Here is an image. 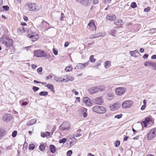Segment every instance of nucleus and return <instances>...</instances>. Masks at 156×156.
Instances as JSON below:
<instances>
[{
    "label": "nucleus",
    "instance_id": "c03bdc74",
    "mask_svg": "<svg viewBox=\"0 0 156 156\" xmlns=\"http://www.w3.org/2000/svg\"><path fill=\"white\" fill-rule=\"evenodd\" d=\"M72 153V151L71 150H69L67 152V156H71Z\"/></svg>",
    "mask_w": 156,
    "mask_h": 156
},
{
    "label": "nucleus",
    "instance_id": "864d4df0",
    "mask_svg": "<svg viewBox=\"0 0 156 156\" xmlns=\"http://www.w3.org/2000/svg\"><path fill=\"white\" fill-rule=\"evenodd\" d=\"M150 10V8L148 7L147 8H145L144 9V12H149Z\"/></svg>",
    "mask_w": 156,
    "mask_h": 156
},
{
    "label": "nucleus",
    "instance_id": "393cba45",
    "mask_svg": "<svg viewBox=\"0 0 156 156\" xmlns=\"http://www.w3.org/2000/svg\"><path fill=\"white\" fill-rule=\"evenodd\" d=\"M106 115L108 117H109L110 116H112V117H122V114H120L119 115H112L110 114H107Z\"/></svg>",
    "mask_w": 156,
    "mask_h": 156
},
{
    "label": "nucleus",
    "instance_id": "c9c22d12",
    "mask_svg": "<svg viewBox=\"0 0 156 156\" xmlns=\"http://www.w3.org/2000/svg\"><path fill=\"white\" fill-rule=\"evenodd\" d=\"M35 146L33 144H30L29 145V149L31 150H33Z\"/></svg>",
    "mask_w": 156,
    "mask_h": 156
},
{
    "label": "nucleus",
    "instance_id": "a878e982",
    "mask_svg": "<svg viewBox=\"0 0 156 156\" xmlns=\"http://www.w3.org/2000/svg\"><path fill=\"white\" fill-rule=\"evenodd\" d=\"M107 98L108 99L110 100L112 99L113 94L112 93L110 92L108 93H107Z\"/></svg>",
    "mask_w": 156,
    "mask_h": 156
},
{
    "label": "nucleus",
    "instance_id": "6ab92c4d",
    "mask_svg": "<svg viewBox=\"0 0 156 156\" xmlns=\"http://www.w3.org/2000/svg\"><path fill=\"white\" fill-rule=\"evenodd\" d=\"M116 17L115 15H112V16H107L106 17V19L108 20H116Z\"/></svg>",
    "mask_w": 156,
    "mask_h": 156
},
{
    "label": "nucleus",
    "instance_id": "ddd939ff",
    "mask_svg": "<svg viewBox=\"0 0 156 156\" xmlns=\"http://www.w3.org/2000/svg\"><path fill=\"white\" fill-rule=\"evenodd\" d=\"M83 101L87 105L89 106H91V103L90 101V99L88 97H86L83 98Z\"/></svg>",
    "mask_w": 156,
    "mask_h": 156
},
{
    "label": "nucleus",
    "instance_id": "cd10ccee",
    "mask_svg": "<svg viewBox=\"0 0 156 156\" xmlns=\"http://www.w3.org/2000/svg\"><path fill=\"white\" fill-rule=\"evenodd\" d=\"M67 76L68 77V80H66V81H65V82H68L69 81H71L73 80L74 78L72 76L69 75H67Z\"/></svg>",
    "mask_w": 156,
    "mask_h": 156
},
{
    "label": "nucleus",
    "instance_id": "2f4dec72",
    "mask_svg": "<svg viewBox=\"0 0 156 156\" xmlns=\"http://www.w3.org/2000/svg\"><path fill=\"white\" fill-rule=\"evenodd\" d=\"M29 38L31 39L33 41H34L37 40V38H36L34 35H31L29 37Z\"/></svg>",
    "mask_w": 156,
    "mask_h": 156
},
{
    "label": "nucleus",
    "instance_id": "a18cd8bd",
    "mask_svg": "<svg viewBox=\"0 0 156 156\" xmlns=\"http://www.w3.org/2000/svg\"><path fill=\"white\" fill-rule=\"evenodd\" d=\"M3 120L4 121L7 122H9L10 120V119L8 118H3Z\"/></svg>",
    "mask_w": 156,
    "mask_h": 156
},
{
    "label": "nucleus",
    "instance_id": "e433bc0d",
    "mask_svg": "<svg viewBox=\"0 0 156 156\" xmlns=\"http://www.w3.org/2000/svg\"><path fill=\"white\" fill-rule=\"evenodd\" d=\"M137 6V5L136 3L134 2H133L131 3V7L133 8H136Z\"/></svg>",
    "mask_w": 156,
    "mask_h": 156
},
{
    "label": "nucleus",
    "instance_id": "0eeeda50",
    "mask_svg": "<svg viewBox=\"0 0 156 156\" xmlns=\"http://www.w3.org/2000/svg\"><path fill=\"white\" fill-rule=\"evenodd\" d=\"M156 135V128L151 130L147 134V138L148 140H151Z\"/></svg>",
    "mask_w": 156,
    "mask_h": 156
},
{
    "label": "nucleus",
    "instance_id": "0e129e2a",
    "mask_svg": "<svg viewBox=\"0 0 156 156\" xmlns=\"http://www.w3.org/2000/svg\"><path fill=\"white\" fill-rule=\"evenodd\" d=\"M41 136L43 137H44L46 136V134L44 133L41 132Z\"/></svg>",
    "mask_w": 156,
    "mask_h": 156
},
{
    "label": "nucleus",
    "instance_id": "c756f323",
    "mask_svg": "<svg viewBox=\"0 0 156 156\" xmlns=\"http://www.w3.org/2000/svg\"><path fill=\"white\" fill-rule=\"evenodd\" d=\"M73 68L71 66H68L66 67L65 69V70L66 71L69 72L71 71L73 69Z\"/></svg>",
    "mask_w": 156,
    "mask_h": 156
},
{
    "label": "nucleus",
    "instance_id": "f3484780",
    "mask_svg": "<svg viewBox=\"0 0 156 156\" xmlns=\"http://www.w3.org/2000/svg\"><path fill=\"white\" fill-rule=\"evenodd\" d=\"M45 86L53 92L54 93L55 92L54 87L53 85L50 84H48L46 85Z\"/></svg>",
    "mask_w": 156,
    "mask_h": 156
},
{
    "label": "nucleus",
    "instance_id": "bf43d9fd",
    "mask_svg": "<svg viewBox=\"0 0 156 156\" xmlns=\"http://www.w3.org/2000/svg\"><path fill=\"white\" fill-rule=\"evenodd\" d=\"M31 66L32 68L33 69H35L37 67V66L34 64H32Z\"/></svg>",
    "mask_w": 156,
    "mask_h": 156
},
{
    "label": "nucleus",
    "instance_id": "f257e3e1",
    "mask_svg": "<svg viewBox=\"0 0 156 156\" xmlns=\"http://www.w3.org/2000/svg\"><path fill=\"white\" fill-rule=\"evenodd\" d=\"M105 87L104 86H100L96 87H93L88 89V92L90 94H93L98 92L105 90Z\"/></svg>",
    "mask_w": 156,
    "mask_h": 156
},
{
    "label": "nucleus",
    "instance_id": "aec40b11",
    "mask_svg": "<svg viewBox=\"0 0 156 156\" xmlns=\"http://www.w3.org/2000/svg\"><path fill=\"white\" fill-rule=\"evenodd\" d=\"M149 118H147L145 119L143 121V123L144 124V126L145 127H146L147 126V124L150 121Z\"/></svg>",
    "mask_w": 156,
    "mask_h": 156
},
{
    "label": "nucleus",
    "instance_id": "c85d7f7f",
    "mask_svg": "<svg viewBox=\"0 0 156 156\" xmlns=\"http://www.w3.org/2000/svg\"><path fill=\"white\" fill-rule=\"evenodd\" d=\"M48 94V92L47 91H43L39 93V95L40 96H45Z\"/></svg>",
    "mask_w": 156,
    "mask_h": 156
},
{
    "label": "nucleus",
    "instance_id": "39448f33",
    "mask_svg": "<svg viewBox=\"0 0 156 156\" xmlns=\"http://www.w3.org/2000/svg\"><path fill=\"white\" fill-rule=\"evenodd\" d=\"M59 129L61 131L69 130L70 129V123L68 122H64L60 125Z\"/></svg>",
    "mask_w": 156,
    "mask_h": 156
},
{
    "label": "nucleus",
    "instance_id": "7c9ffc66",
    "mask_svg": "<svg viewBox=\"0 0 156 156\" xmlns=\"http://www.w3.org/2000/svg\"><path fill=\"white\" fill-rule=\"evenodd\" d=\"M54 79L55 80L58 82H62V77H58L57 76H55Z\"/></svg>",
    "mask_w": 156,
    "mask_h": 156
},
{
    "label": "nucleus",
    "instance_id": "4be33fe9",
    "mask_svg": "<svg viewBox=\"0 0 156 156\" xmlns=\"http://www.w3.org/2000/svg\"><path fill=\"white\" fill-rule=\"evenodd\" d=\"M50 151L51 152L54 153L55 152V148L53 145H51L50 146Z\"/></svg>",
    "mask_w": 156,
    "mask_h": 156
},
{
    "label": "nucleus",
    "instance_id": "338daca9",
    "mask_svg": "<svg viewBox=\"0 0 156 156\" xmlns=\"http://www.w3.org/2000/svg\"><path fill=\"white\" fill-rule=\"evenodd\" d=\"M104 1L105 3H110L111 1V0H103Z\"/></svg>",
    "mask_w": 156,
    "mask_h": 156
},
{
    "label": "nucleus",
    "instance_id": "603ef678",
    "mask_svg": "<svg viewBox=\"0 0 156 156\" xmlns=\"http://www.w3.org/2000/svg\"><path fill=\"white\" fill-rule=\"evenodd\" d=\"M81 114L83 115V117H86L87 116V113L86 112H84V111L82 112Z\"/></svg>",
    "mask_w": 156,
    "mask_h": 156
},
{
    "label": "nucleus",
    "instance_id": "4468645a",
    "mask_svg": "<svg viewBox=\"0 0 156 156\" xmlns=\"http://www.w3.org/2000/svg\"><path fill=\"white\" fill-rule=\"evenodd\" d=\"M95 103L98 105H101L103 102V100L102 97H101L95 99Z\"/></svg>",
    "mask_w": 156,
    "mask_h": 156
},
{
    "label": "nucleus",
    "instance_id": "423d86ee",
    "mask_svg": "<svg viewBox=\"0 0 156 156\" xmlns=\"http://www.w3.org/2000/svg\"><path fill=\"white\" fill-rule=\"evenodd\" d=\"M126 90V88L124 87H119L116 88L115 91L117 95L121 96L125 93Z\"/></svg>",
    "mask_w": 156,
    "mask_h": 156
},
{
    "label": "nucleus",
    "instance_id": "680f3d73",
    "mask_svg": "<svg viewBox=\"0 0 156 156\" xmlns=\"http://www.w3.org/2000/svg\"><path fill=\"white\" fill-rule=\"evenodd\" d=\"M151 58L153 59H156V55H152L151 57Z\"/></svg>",
    "mask_w": 156,
    "mask_h": 156
},
{
    "label": "nucleus",
    "instance_id": "1a4fd4ad",
    "mask_svg": "<svg viewBox=\"0 0 156 156\" xmlns=\"http://www.w3.org/2000/svg\"><path fill=\"white\" fill-rule=\"evenodd\" d=\"M28 5L30 11H37L39 9L36 3H28Z\"/></svg>",
    "mask_w": 156,
    "mask_h": 156
},
{
    "label": "nucleus",
    "instance_id": "a19ab883",
    "mask_svg": "<svg viewBox=\"0 0 156 156\" xmlns=\"http://www.w3.org/2000/svg\"><path fill=\"white\" fill-rule=\"evenodd\" d=\"M66 140V139L65 138H63L62 139L60 140L59 141L60 143H64Z\"/></svg>",
    "mask_w": 156,
    "mask_h": 156
},
{
    "label": "nucleus",
    "instance_id": "4d7b16f0",
    "mask_svg": "<svg viewBox=\"0 0 156 156\" xmlns=\"http://www.w3.org/2000/svg\"><path fill=\"white\" fill-rule=\"evenodd\" d=\"M52 77V76L51 75H49L46 77V79L47 80H48L51 78Z\"/></svg>",
    "mask_w": 156,
    "mask_h": 156
},
{
    "label": "nucleus",
    "instance_id": "8fccbe9b",
    "mask_svg": "<svg viewBox=\"0 0 156 156\" xmlns=\"http://www.w3.org/2000/svg\"><path fill=\"white\" fill-rule=\"evenodd\" d=\"M42 68L41 67H40L39 68H38L37 70V72L38 73H41L42 71Z\"/></svg>",
    "mask_w": 156,
    "mask_h": 156
},
{
    "label": "nucleus",
    "instance_id": "7ed1b4c3",
    "mask_svg": "<svg viewBox=\"0 0 156 156\" xmlns=\"http://www.w3.org/2000/svg\"><path fill=\"white\" fill-rule=\"evenodd\" d=\"M34 55L37 57H45L47 58H50V56L49 54H47L45 51L40 50H35L34 51Z\"/></svg>",
    "mask_w": 156,
    "mask_h": 156
},
{
    "label": "nucleus",
    "instance_id": "2eb2a0df",
    "mask_svg": "<svg viewBox=\"0 0 156 156\" xmlns=\"http://www.w3.org/2000/svg\"><path fill=\"white\" fill-rule=\"evenodd\" d=\"M88 26L90 27H92L93 29H96V27L95 26L93 20H90L88 24Z\"/></svg>",
    "mask_w": 156,
    "mask_h": 156
},
{
    "label": "nucleus",
    "instance_id": "13d9d810",
    "mask_svg": "<svg viewBox=\"0 0 156 156\" xmlns=\"http://www.w3.org/2000/svg\"><path fill=\"white\" fill-rule=\"evenodd\" d=\"M148 56V55L147 54H145L144 55L143 58L144 59H145L147 58Z\"/></svg>",
    "mask_w": 156,
    "mask_h": 156
},
{
    "label": "nucleus",
    "instance_id": "f704fd0d",
    "mask_svg": "<svg viewBox=\"0 0 156 156\" xmlns=\"http://www.w3.org/2000/svg\"><path fill=\"white\" fill-rule=\"evenodd\" d=\"M39 149L41 151H43L45 149V147L43 144L40 145L39 146Z\"/></svg>",
    "mask_w": 156,
    "mask_h": 156
},
{
    "label": "nucleus",
    "instance_id": "bb28decb",
    "mask_svg": "<svg viewBox=\"0 0 156 156\" xmlns=\"http://www.w3.org/2000/svg\"><path fill=\"white\" fill-rule=\"evenodd\" d=\"M136 53L140 54L137 50H135L133 51H130V54L132 56L136 57V56L135 55Z\"/></svg>",
    "mask_w": 156,
    "mask_h": 156
},
{
    "label": "nucleus",
    "instance_id": "49530a36",
    "mask_svg": "<svg viewBox=\"0 0 156 156\" xmlns=\"http://www.w3.org/2000/svg\"><path fill=\"white\" fill-rule=\"evenodd\" d=\"M61 17L60 18V20L61 21L64 20V18L65 17V15L63 13H62L61 14Z\"/></svg>",
    "mask_w": 156,
    "mask_h": 156
},
{
    "label": "nucleus",
    "instance_id": "a211bd4d",
    "mask_svg": "<svg viewBox=\"0 0 156 156\" xmlns=\"http://www.w3.org/2000/svg\"><path fill=\"white\" fill-rule=\"evenodd\" d=\"M114 23L116 25H121L124 23L121 20H118L114 21Z\"/></svg>",
    "mask_w": 156,
    "mask_h": 156
},
{
    "label": "nucleus",
    "instance_id": "6e6d98bb",
    "mask_svg": "<svg viewBox=\"0 0 156 156\" xmlns=\"http://www.w3.org/2000/svg\"><path fill=\"white\" fill-rule=\"evenodd\" d=\"M72 138H74L75 139H76L75 138L74 135L69 136L67 138V139H72Z\"/></svg>",
    "mask_w": 156,
    "mask_h": 156
},
{
    "label": "nucleus",
    "instance_id": "dca6fc26",
    "mask_svg": "<svg viewBox=\"0 0 156 156\" xmlns=\"http://www.w3.org/2000/svg\"><path fill=\"white\" fill-rule=\"evenodd\" d=\"M76 1L84 5H87L89 2V0H76Z\"/></svg>",
    "mask_w": 156,
    "mask_h": 156
},
{
    "label": "nucleus",
    "instance_id": "9b49d317",
    "mask_svg": "<svg viewBox=\"0 0 156 156\" xmlns=\"http://www.w3.org/2000/svg\"><path fill=\"white\" fill-rule=\"evenodd\" d=\"M105 35V33H99L95 34H92L90 37V38L94 39L100 37H104Z\"/></svg>",
    "mask_w": 156,
    "mask_h": 156
},
{
    "label": "nucleus",
    "instance_id": "b1692460",
    "mask_svg": "<svg viewBox=\"0 0 156 156\" xmlns=\"http://www.w3.org/2000/svg\"><path fill=\"white\" fill-rule=\"evenodd\" d=\"M105 68H109L111 66V63L110 61H106L105 63Z\"/></svg>",
    "mask_w": 156,
    "mask_h": 156
},
{
    "label": "nucleus",
    "instance_id": "09e8293b",
    "mask_svg": "<svg viewBox=\"0 0 156 156\" xmlns=\"http://www.w3.org/2000/svg\"><path fill=\"white\" fill-rule=\"evenodd\" d=\"M53 52L54 54L55 55H58V51L55 48H53Z\"/></svg>",
    "mask_w": 156,
    "mask_h": 156
},
{
    "label": "nucleus",
    "instance_id": "20e7f679",
    "mask_svg": "<svg viewBox=\"0 0 156 156\" xmlns=\"http://www.w3.org/2000/svg\"><path fill=\"white\" fill-rule=\"evenodd\" d=\"M92 110L94 112L99 114H103L106 111L105 108L102 106L98 105L94 106Z\"/></svg>",
    "mask_w": 156,
    "mask_h": 156
},
{
    "label": "nucleus",
    "instance_id": "de8ad7c7",
    "mask_svg": "<svg viewBox=\"0 0 156 156\" xmlns=\"http://www.w3.org/2000/svg\"><path fill=\"white\" fill-rule=\"evenodd\" d=\"M156 31V28H153L150 30V32L151 33H154Z\"/></svg>",
    "mask_w": 156,
    "mask_h": 156
},
{
    "label": "nucleus",
    "instance_id": "9d476101",
    "mask_svg": "<svg viewBox=\"0 0 156 156\" xmlns=\"http://www.w3.org/2000/svg\"><path fill=\"white\" fill-rule=\"evenodd\" d=\"M89 61H88L86 63H85L84 64L82 63H78L77 64L76 66L75 67V69H81V68H83L85 67H86L88 66L89 64Z\"/></svg>",
    "mask_w": 156,
    "mask_h": 156
},
{
    "label": "nucleus",
    "instance_id": "5fc2aeb1",
    "mask_svg": "<svg viewBox=\"0 0 156 156\" xmlns=\"http://www.w3.org/2000/svg\"><path fill=\"white\" fill-rule=\"evenodd\" d=\"M120 141L119 140L116 141V142L115 143V146L116 147H117L120 144Z\"/></svg>",
    "mask_w": 156,
    "mask_h": 156
},
{
    "label": "nucleus",
    "instance_id": "6e6552de",
    "mask_svg": "<svg viewBox=\"0 0 156 156\" xmlns=\"http://www.w3.org/2000/svg\"><path fill=\"white\" fill-rule=\"evenodd\" d=\"M133 104V102L131 100H127L124 101L122 104V106L124 108H129Z\"/></svg>",
    "mask_w": 156,
    "mask_h": 156
},
{
    "label": "nucleus",
    "instance_id": "69168bd1",
    "mask_svg": "<svg viewBox=\"0 0 156 156\" xmlns=\"http://www.w3.org/2000/svg\"><path fill=\"white\" fill-rule=\"evenodd\" d=\"M28 104V103L27 102H23L22 103V105L25 106Z\"/></svg>",
    "mask_w": 156,
    "mask_h": 156
},
{
    "label": "nucleus",
    "instance_id": "e2e57ef3",
    "mask_svg": "<svg viewBox=\"0 0 156 156\" xmlns=\"http://www.w3.org/2000/svg\"><path fill=\"white\" fill-rule=\"evenodd\" d=\"M69 44V43H68V42L67 41H66L65 43L64 46L66 47L68 46Z\"/></svg>",
    "mask_w": 156,
    "mask_h": 156
},
{
    "label": "nucleus",
    "instance_id": "f03ea898",
    "mask_svg": "<svg viewBox=\"0 0 156 156\" xmlns=\"http://www.w3.org/2000/svg\"><path fill=\"white\" fill-rule=\"evenodd\" d=\"M0 41L8 47L11 46L13 43L12 40L8 37H2L0 38Z\"/></svg>",
    "mask_w": 156,
    "mask_h": 156
},
{
    "label": "nucleus",
    "instance_id": "3c124183",
    "mask_svg": "<svg viewBox=\"0 0 156 156\" xmlns=\"http://www.w3.org/2000/svg\"><path fill=\"white\" fill-rule=\"evenodd\" d=\"M66 80H68V77L67 76V75L64 76V78L62 79V82H66L65 81H66Z\"/></svg>",
    "mask_w": 156,
    "mask_h": 156
},
{
    "label": "nucleus",
    "instance_id": "58836bf2",
    "mask_svg": "<svg viewBox=\"0 0 156 156\" xmlns=\"http://www.w3.org/2000/svg\"><path fill=\"white\" fill-rule=\"evenodd\" d=\"M116 33V30L115 29L112 30L110 31V34L111 35L114 36Z\"/></svg>",
    "mask_w": 156,
    "mask_h": 156
},
{
    "label": "nucleus",
    "instance_id": "774afa93",
    "mask_svg": "<svg viewBox=\"0 0 156 156\" xmlns=\"http://www.w3.org/2000/svg\"><path fill=\"white\" fill-rule=\"evenodd\" d=\"M144 48H140V51L141 52V53H143L144 52Z\"/></svg>",
    "mask_w": 156,
    "mask_h": 156
},
{
    "label": "nucleus",
    "instance_id": "052dcab7",
    "mask_svg": "<svg viewBox=\"0 0 156 156\" xmlns=\"http://www.w3.org/2000/svg\"><path fill=\"white\" fill-rule=\"evenodd\" d=\"M23 18L24 20L26 22H27L28 20V18L26 16H23Z\"/></svg>",
    "mask_w": 156,
    "mask_h": 156
},
{
    "label": "nucleus",
    "instance_id": "4c0bfd02",
    "mask_svg": "<svg viewBox=\"0 0 156 156\" xmlns=\"http://www.w3.org/2000/svg\"><path fill=\"white\" fill-rule=\"evenodd\" d=\"M152 67H153V69L154 70H156V62H153L152 64Z\"/></svg>",
    "mask_w": 156,
    "mask_h": 156
},
{
    "label": "nucleus",
    "instance_id": "5701e85b",
    "mask_svg": "<svg viewBox=\"0 0 156 156\" xmlns=\"http://www.w3.org/2000/svg\"><path fill=\"white\" fill-rule=\"evenodd\" d=\"M153 61H147L145 62L144 63V65L146 66H151L153 62Z\"/></svg>",
    "mask_w": 156,
    "mask_h": 156
},
{
    "label": "nucleus",
    "instance_id": "37998d69",
    "mask_svg": "<svg viewBox=\"0 0 156 156\" xmlns=\"http://www.w3.org/2000/svg\"><path fill=\"white\" fill-rule=\"evenodd\" d=\"M33 90L34 92H36L37 90H38L39 88L38 87H37L35 86H34L33 87Z\"/></svg>",
    "mask_w": 156,
    "mask_h": 156
},
{
    "label": "nucleus",
    "instance_id": "f8f14e48",
    "mask_svg": "<svg viewBox=\"0 0 156 156\" xmlns=\"http://www.w3.org/2000/svg\"><path fill=\"white\" fill-rule=\"evenodd\" d=\"M119 105L117 103H115L110 106V108L112 111H115L118 109L119 107Z\"/></svg>",
    "mask_w": 156,
    "mask_h": 156
},
{
    "label": "nucleus",
    "instance_id": "72a5a7b5",
    "mask_svg": "<svg viewBox=\"0 0 156 156\" xmlns=\"http://www.w3.org/2000/svg\"><path fill=\"white\" fill-rule=\"evenodd\" d=\"M36 121L35 119H32L30 120L28 122V123L30 125H33L36 122Z\"/></svg>",
    "mask_w": 156,
    "mask_h": 156
},
{
    "label": "nucleus",
    "instance_id": "79ce46f5",
    "mask_svg": "<svg viewBox=\"0 0 156 156\" xmlns=\"http://www.w3.org/2000/svg\"><path fill=\"white\" fill-rule=\"evenodd\" d=\"M17 131H14L12 133V136L13 137H15L16 136V135H17Z\"/></svg>",
    "mask_w": 156,
    "mask_h": 156
},
{
    "label": "nucleus",
    "instance_id": "473e14b6",
    "mask_svg": "<svg viewBox=\"0 0 156 156\" xmlns=\"http://www.w3.org/2000/svg\"><path fill=\"white\" fill-rule=\"evenodd\" d=\"M94 56L93 55H91L90 57V62H94L95 61V59L94 58Z\"/></svg>",
    "mask_w": 156,
    "mask_h": 156
},
{
    "label": "nucleus",
    "instance_id": "412c9836",
    "mask_svg": "<svg viewBox=\"0 0 156 156\" xmlns=\"http://www.w3.org/2000/svg\"><path fill=\"white\" fill-rule=\"evenodd\" d=\"M5 133V130L2 128L0 129V139L4 136Z\"/></svg>",
    "mask_w": 156,
    "mask_h": 156
},
{
    "label": "nucleus",
    "instance_id": "ea45409f",
    "mask_svg": "<svg viewBox=\"0 0 156 156\" xmlns=\"http://www.w3.org/2000/svg\"><path fill=\"white\" fill-rule=\"evenodd\" d=\"M3 9L6 11H8L9 9V7L8 5H4L2 6Z\"/></svg>",
    "mask_w": 156,
    "mask_h": 156
}]
</instances>
